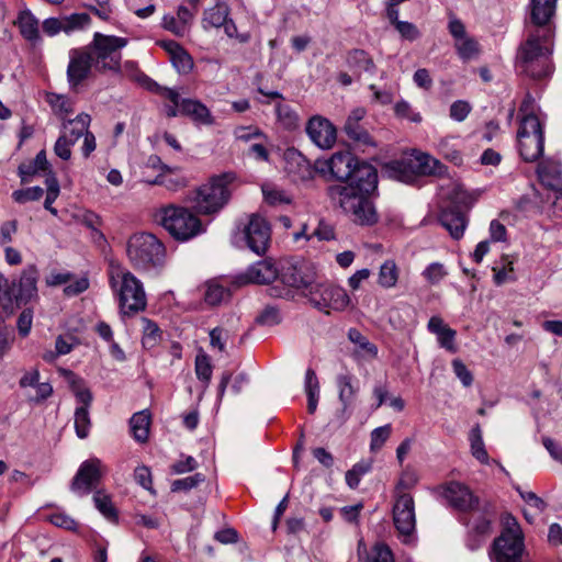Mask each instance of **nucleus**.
Returning <instances> with one entry per match:
<instances>
[{"label": "nucleus", "mask_w": 562, "mask_h": 562, "mask_svg": "<svg viewBox=\"0 0 562 562\" xmlns=\"http://www.w3.org/2000/svg\"><path fill=\"white\" fill-rule=\"evenodd\" d=\"M150 418L151 416L148 409L137 412L131 417V431L136 441L140 443L147 441L149 436Z\"/></svg>", "instance_id": "obj_34"}, {"label": "nucleus", "mask_w": 562, "mask_h": 562, "mask_svg": "<svg viewBox=\"0 0 562 562\" xmlns=\"http://www.w3.org/2000/svg\"><path fill=\"white\" fill-rule=\"evenodd\" d=\"M38 270L34 265L23 269L18 283H9V280L0 273V300L5 310H13L14 305L21 306L37 299Z\"/></svg>", "instance_id": "obj_10"}, {"label": "nucleus", "mask_w": 562, "mask_h": 562, "mask_svg": "<svg viewBox=\"0 0 562 562\" xmlns=\"http://www.w3.org/2000/svg\"><path fill=\"white\" fill-rule=\"evenodd\" d=\"M155 217L175 239L180 241H187L204 232L200 218L183 206H162L156 212Z\"/></svg>", "instance_id": "obj_8"}, {"label": "nucleus", "mask_w": 562, "mask_h": 562, "mask_svg": "<svg viewBox=\"0 0 562 562\" xmlns=\"http://www.w3.org/2000/svg\"><path fill=\"white\" fill-rule=\"evenodd\" d=\"M280 267L272 259L259 260L250 265L238 277L240 283L267 284L279 279Z\"/></svg>", "instance_id": "obj_22"}, {"label": "nucleus", "mask_w": 562, "mask_h": 562, "mask_svg": "<svg viewBox=\"0 0 562 562\" xmlns=\"http://www.w3.org/2000/svg\"><path fill=\"white\" fill-rule=\"evenodd\" d=\"M537 172L541 183L552 192L562 189V170L559 164L543 161L538 166Z\"/></svg>", "instance_id": "obj_31"}, {"label": "nucleus", "mask_w": 562, "mask_h": 562, "mask_svg": "<svg viewBox=\"0 0 562 562\" xmlns=\"http://www.w3.org/2000/svg\"><path fill=\"white\" fill-rule=\"evenodd\" d=\"M48 168L49 164L46 158V153L45 150H41L34 159L22 162L19 166V176L22 183H26L30 182L34 176L45 172Z\"/></svg>", "instance_id": "obj_33"}, {"label": "nucleus", "mask_w": 562, "mask_h": 562, "mask_svg": "<svg viewBox=\"0 0 562 562\" xmlns=\"http://www.w3.org/2000/svg\"><path fill=\"white\" fill-rule=\"evenodd\" d=\"M393 521L404 543H411L415 529V503L411 494H398L393 505Z\"/></svg>", "instance_id": "obj_15"}, {"label": "nucleus", "mask_w": 562, "mask_h": 562, "mask_svg": "<svg viewBox=\"0 0 562 562\" xmlns=\"http://www.w3.org/2000/svg\"><path fill=\"white\" fill-rule=\"evenodd\" d=\"M441 497L448 505L461 513L472 512L479 507V498L464 484L456 481L439 487Z\"/></svg>", "instance_id": "obj_17"}, {"label": "nucleus", "mask_w": 562, "mask_h": 562, "mask_svg": "<svg viewBox=\"0 0 562 562\" xmlns=\"http://www.w3.org/2000/svg\"><path fill=\"white\" fill-rule=\"evenodd\" d=\"M117 74H123L130 79L136 81L142 87L147 89L148 91H156L159 89V85L153 80L150 77L145 75L138 69V66L135 61L127 60L123 65L121 64V70L116 71Z\"/></svg>", "instance_id": "obj_36"}, {"label": "nucleus", "mask_w": 562, "mask_h": 562, "mask_svg": "<svg viewBox=\"0 0 562 562\" xmlns=\"http://www.w3.org/2000/svg\"><path fill=\"white\" fill-rule=\"evenodd\" d=\"M519 112L518 150L525 161H535L542 156L544 149L543 120L535 113L530 95L524 99Z\"/></svg>", "instance_id": "obj_4"}, {"label": "nucleus", "mask_w": 562, "mask_h": 562, "mask_svg": "<svg viewBox=\"0 0 562 562\" xmlns=\"http://www.w3.org/2000/svg\"><path fill=\"white\" fill-rule=\"evenodd\" d=\"M43 32L48 36H55L59 32L69 33L70 18H48L43 22Z\"/></svg>", "instance_id": "obj_49"}, {"label": "nucleus", "mask_w": 562, "mask_h": 562, "mask_svg": "<svg viewBox=\"0 0 562 562\" xmlns=\"http://www.w3.org/2000/svg\"><path fill=\"white\" fill-rule=\"evenodd\" d=\"M400 278V270L393 259L385 260L379 268L378 284L383 289H393L396 286Z\"/></svg>", "instance_id": "obj_38"}, {"label": "nucleus", "mask_w": 562, "mask_h": 562, "mask_svg": "<svg viewBox=\"0 0 562 562\" xmlns=\"http://www.w3.org/2000/svg\"><path fill=\"white\" fill-rule=\"evenodd\" d=\"M557 0H530V22L536 26L529 31L528 37L521 44L517 65L519 69L535 79L551 76L553 65L551 63L553 31L549 25L554 15Z\"/></svg>", "instance_id": "obj_2"}, {"label": "nucleus", "mask_w": 562, "mask_h": 562, "mask_svg": "<svg viewBox=\"0 0 562 562\" xmlns=\"http://www.w3.org/2000/svg\"><path fill=\"white\" fill-rule=\"evenodd\" d=\"M126 252L132 266L145 271L162 267L166 257L162 243L149 233L133 235L127 241Z\"/></svg>", "instance_id": "obj_9"}, {"label": "nucleus", "mask_w": 562, "mask_h": 562, "mask_svg": "<svg viewBox=\"0 0 562 562\" xmlns=\"http://www.w3.org/2000/svg\"><path fill=\"white\" fill-rule=\"evenodd\" d=\"M454 140L456 139L453 137L440 139L437 145V149L443 158L451 161L456 166H459L462 164L463 158Z\"/></svg>", "instance_id": "obj_46"}, {"label": "nucleus", "mask_w": 562, "mask_h": 562, "mask_svg": "<svg viewBox=\"0 0 562 562\" xmlns=\"http://www.w3.org/2000/svg\"><path fill=\"white\" fill-rule=\"evenodd\" d=\"M395 30L398 32L401 38L404 41L414 42L422 35L418 27L414 23L408 21L398 22L397 25L395 26Z\"/></svg>", "instance_id": "obj_60"}, {"label": "nucleus", "mask_w": 562, "mask_h": 562, "mask_svg": "<svg viewBox=\"0 0 562 562\" xmlns=\"http://www.w3.org/2000/svg\"><path fill=\"white\" fill-rule=\"evenodd\" d=\"M243 236L247 247L252 252L260 256L268 249L271 229L266 218L260 215L252 214L243 231Z\"/></svg>", "instance_id": "obj_18"}, {"label": "nucleus", "mask_w": 562, "mask_h": 562, "mask_svg": "<svg viewBox=\"0 0 562 562\" xmlns=\"http://www.w3.org/2000/svg\"><path fill=\"white\" fill-rule=\"evenodd\" d=\"M276 115L278 122L288 131L295 130L299 126V115L289 104L278 102L276 104Z\"/></svg>", "instance_id": "obj_42"}, {"label": "nucleus", "mask_w": 562, "mask_h": 562, "mask_svg": "<svg viewBox=\"0 0 562 562\" xmlns=\"http://www.w3.org/2000/svg\"><path fill=\"white\" fill-rule=\"evenodd\" d=\"M46 101L53 112L64 121V126L66 127L67 116L70 110L69 99L64 94L47 92Z\"/></svg>", "instance_id": "obj_44"}, {"label": "nucleus", "mask_w": 562, "mask_h": 562, "mask_svg": "<svg viewBox=\"0 0 562 562\" xmlns=\"http://www.w3.org/2000/svg\"><path fill=\"white\" fill-rule=\"evenodd\" d=\"M471 112V105L464 100H457L450 105V117L456 122H463Z\"/></svg>", "instance_id": "obj_64"}, {"label": "nucleus", "mask_w": 562, "mask_h": 562, "mask_svg": "<svg viewBox=\"0 0 562 562\" xmlns=\"http://www.w3.org/2000/svg\"><path fill=\"white\" fill-rule=\"evenodd\" d=\"M180 112L189 116L198 126H211L215 124V119L205 104L195 99H182L180 102Z\"/></svg>", "instance_id": "obj_25"}, {"label": "nucleus", "mask_w": 562, "mask_h": 562, "mask_svg": "<svg viewBox=\"0 0 562 562\" xmlns=\"http://www.w3.org/2000/svg\"><path fill=\"white\" fill-rule=\"evenodd\" d=\"M72 396L77 404L74 414L76 435L80 439H86L91 428L89 408L93 401V394L81 379L75 378L74 375Z\"/></svg>", "instance_id": "obj_14"}, {"label": "nucleus", "mask_w": 562, "mask_h": 562, "mask_svg": "<svg viewBox=\"0 0 562 562\" xmlns=\"http://www.w3.org/2000/svg\"><path fill=\"white\" fill-rule=\"evenodd\" d=\"M90 123L91 116L87 113H80L76 119H72V137L75 136L76 139L82 138L80 153L86 159L89 158L97 148L95 136L89 131Z\"/></svg>", "instance_id": "obj_23"}, {"label": "nucleus", "mask_w": 562, "mask_h": 562, "mask_svg": "<svg viewBox=\"0 0 562 562\" xmlns=\"http://www.w3.org/2000/svg\"><path fill=\"white\" fill-rule=\"evenodd\" d=\"M229 15L228 7L225 4H216L213 8L206 9L203 14V26L206 29L211 27H222L225 24L226 19Z\"/></svg>", "instance_id": "obj_41"}, {"label": "nucleus", "mask_w": 562, "mask_h": 562, "mask_svg": "<svg viewBox=\"0 0 562 562\" xmlns=\"http://www.w3.org/2000/svg\"><path fill=\"white\" fill-rule=\"evenodd\" d=\"M144 181L150 186H164L168 190L173 191L186 186V179L183 177L167 178L166 175L162 173H158L155 178Z\"/></svg>", "instance_id": "obj_56"}, {"label": "nucleus", "mask_w": 562, "mask_h": 562, "mask_svg": "<svg viewBox=\"0 0 562 562\" xmlns=\"http://www.w3.org/2000/svg\"><path fill=\"white\" fill-rule=\"evenodd\" d=\"M104 467L102 461L95 457L83 461L74 480L72 487L82 490L85 494L90 493L100 482Z\"/></svg>", "instance_id": "obj_21"}, {"label": "nucleus", "mask_w": 562, "mask_h": 562, "mask_svg": "<svg viewBox=\"0 0 562 562\" xmlns=\"http://www.w3.org/2000/svg\"><path fill=\"white\" fill-rule=\"evenodd\" d=\"M459 57L462 60L472 59L477 53V44L473 38L464 37L454 43Z\"/></svg>", "instance_id": "obj_57"}, {"label": "nucleus", "mask_w": 562, "mask_h": 562, "mask_svg": "<svg viewBox=\"0 0 562 562\" xmlns=\"http://www.w3.org/2000/svg\"><path fill=\"white\" fill-rule=\"evenodd\" d=\"M525 537L517 519L505 514L502 517V531L488 551L491 562H522Z\"/></svg>", "instance_id": "obj_6"}, {"label": "nucleus", "mask_w": 562, "mask_h": 562, "mask_svg": "<svg viewBox=\"0 0 562 562\" xmlns=\"http://www.w3.org/2000/svg\"><path fill=\"white\" fill-rule=\"evenodd\" d=\"M338 398L341 405H353L359 387L353 384V376L349 373L337 375Z\"/></svg>", "instance_id": "obj_37"}, {"label": "nucleus", "mask_w": 562, "mask_h": 562, "mask_svg": "<svg viewBox=\"0 0 562 562\" xmlns=\"http://www.w3.org/2000/svg\"><path fill=\"white\" fill-rule=\"evenodd\" d=\"M471 518L467 522L468 535L465 546L471 551H475L482 547L493 531L494 513L485 508L484 510L470 512Z\"/></svg>", "instance_id": "obj_16"}, {"label": "nucleus", "mask_w": 562, "mask_h": 562, "mask_svg": "<svg viewBox=\"0 0 562 562\" xmlns=\"http://www.w3.org/2000/svg\"><path fill=\"white\" fill-rule=\"evenodd\" d=\"M195 374L196 378L204 384L203 392L210 384L213 366L207 355H198L195 358Z\"/></svg>", "instance_id": "obj_48"}, {"label": "nucleus", "mask_w": 562, "mask_h": 562, "mask_svg": "<svg viewBox=\"0 0 562 562\" xmlns=\"http://www.w3.org/2000/svg\"><path fill=\"white\" fill-rule=\"evenodd\" d=\"M305 132L311 142L321 149H330L336 143V127L324 116H312L306 123Z\"/></svg>", "instance_id": "obj_19"}, {"label": "nucleus", "mask_w": 562, "mask_h": 562, "mask_svg": "<svg viewBox=\"0 0 562 562\" xmlns=\"http://www.w3.org/2000/svg\"><path fill=\"white\" fill-rule=\"evenodd\" d=\"M231 292L225 286L215 281H211L205 285L204 300L210 305H218L227 301Z\"/></svg>", "instance_id": "obj_45"}, {"label": "nucleus", "mask_w": 562, "mask_h": 562, "mask_svg": "<svg viewBox=\"0 0 562 562\" xmlns=\"http://www.w3.org/2000/svg\"><path fill=\"white\" fill-rule=\"evenodd\" d=\"M46 187H47V192H46V198H45V202H44V207L49 211L52 214H56L57 213V210L53 207V203L55 202V200L57 199L58 194H59V184H58V181L55 177L53 176H48L46 178Z\"/></svg>", "instance_id": "obj_58"}, {"label": "nucleus", "mask_w": 562, "mask_h": 562, "mask_svg": "<svg viewBox=\"0 0 562 562\" xmlns=\"http://www.w3.org/2000/svg\"><path fill=\"white\" fill-rule=\"evenodd\" d=\"M316 278L315 266L307 260L291 259L283 261L280 266L279 280L289 289L301 290L307 294ZM290 294L291 290H286L284 293H272L276 296H288Z\"/></svg>", "instance_id": "obj_11"}, {"label": "nucleus", "mask_w": 562, "mask_h": 562, "mask_svg": "<svg viewBox=\"0 0 562 562\" xmlns=\"http://www.w3.org/2000/svg\"><path fill=\"white\" fill-rule=\"evenodd\" d=\"M284 161L285 172L293 182L310 181L318 171V169L295 148H289L285 150Z\"/></svg>", "instance_id": "obj_20"}, {"label": "nucleus", "mask_w": 562, "mask_h": 562, "mask_svg": "<svg viewBox=\"0 0 562 562\" xmlns=\"http://www.w3.org/2000/svg\"><path fill=\"white\" fill-rule=\"evenodd\" d=\"M427 330L436 336L440 348L450 353H456L458 351L456 344L457 331L449 327L440 316L435 315L429 318Z\"/></svg>", "instance_id": "obj_24"}, {"label": "nucleus", "mask_w": 562, "mask_h": 562, "mask_svg": "<svg viewBox=\"0 0 562 562\" xmlns=\"http://www.w3.org/2000/svg\"><path fill=\"white\" fill-rule=\"evenodd\" d=\"M92 499L95 508L106 520L117 521V510L109 493L104 490H98L94 492Z\"/></svg>", "instance_id": "obj_39"}, {"label": "nucleus", "mask_w": 562, "mask_h": 562, "mask_svg": "<svg viewBox=\"0 0 562 562\" xmlns=\"http://www.w3.org/2000/svg\"><path fill=\"white\" fill-rule=\"evenodd\" d=\"M422 276L429 284L437 285L448 276V271L442 263L436 261L429 263Z\"/></svg>", "instance_id": "obj_50"}, {"label": "nucleus", "mask_w": 562, "mask_h": 562, "mask_svg": "<svg viewBox=\"0 0 562 562\" xmlns=\"http://www.w3.org/2000/svg\"><path fill=\"white\" fill-rule=\"evenodd\" d=\"M451 364H452L453 372H454L456 376L460 380L461 384L464 387L471 386L473 383V374L467 368V366L460 359L452 360Z\"/></svg>", "instance_id": "obj_63"}, {"label": "nucleus", "mask_w": 562, "mask_h": 562, "mask_svg": "<svg viewBox=\"0 0 562 562\" xmlns=\"http://www.w3.org/2000/svg\"><path fill=\"white\" fill-rule=\"evenodd\" d=\"M205 480V476L202 473H195L193 475L175 480L171 484V491L172 492H180V491H190L201 483H203Z\"/></svg>", "instance_id": "obj_55"}, {"label": "nucleus", "mask_w": 562, "mask_h": 562, "mask_svg": "<svg viewBox=\"0 0 562 562\" xmlns=\"http://www.w3.org/2000/svg\"><path fill=\"white\" fill-rule=\"evenodd\" d=\"M391 432L392 426L390 424L374 428L370 435V450L372 452L379 451L391 436Z\"/></svg>", "instance_id": "obj_51"}, {"label": "nucleus", "mask_w": 562, "mask_h": 562, "mask_svg": "<svg viewBox=\"0 0 562 562\" xmlns=\"http://www.w3.org/2000/svg\"><path fill=\"white\" fill-rule=\"evenodd\" d=\"M161 26L178 37H183L188 34L186 29L180 24L178 18L170 13L162 16Z\"/></svg>", "instance_id": "obj_62"}, {"label": "nucleus", "mask_w": 562, "mask_h": 562, "mask_svg": "<svg viewBox=\"0 0 562 562\" xmlns=\"http://www.w3.org/2000/svg\"><path fill=\"white\" fill-rule=\"evenodd\" d=\"M44 194L43 188L35 186L13 192L12 196L18 203H26L29 201L40 200Z\"/></svg>", "instance_id": "obj_59"}, {"label": "nucleus", "mask_w": 562, "mask_h": 562, "mask_svg": "<svg viewBox=\"0 0 562 562\" xmlns=\"http://www.w3.org/2000/svg\"><path fill=\"white\" fill-rule=\"evenodd\" d=\"M108 277L110 289L122 314L133 315L145 310L147 299L143 283L130 270L111 265Z\"/></svg>", "instance_id": "obj_3"}, {"label": "nucleus", "mask_w": 562, "mask_h": 562, "mask_svg": "<svg viewBox=\"0 0 562 562\" xmlns=\"http://www.w3.org/2000/svg\"><path fill=\"white\" fill-rule=\"evenodd\" d=\"M469 441L472 456L481 463L488 464L490 457L485 449L482 430L479 424L474 425L469 434Z\"/></svg>", "instance_id": "obj_40"}, {"label": "nucleus", "mask_w": 562, "mask_h": 562, "mask_svg": "<svg viewBox=\"0 0 562 562\" xmlns=\"http://www.w3.org/2000/svg\"><path fill=\"white\" fill-rule=\"evenodd\" d=\"M347 65L357 75H374L376 67L370 55L363 49H352L347 54Z\"/></svg>", "instance_id": "obj_32"}, {"label": "nucleus", "mask_w": 562, "mask_h": 562, "mask_svg": "<svg viewBox=\"0 0 562 562\" xmlns=\"http://www.w3.org/2000/svg\"><path fill=\"white\" fill-rule=\"evenodd\" d=\"M93 60L88 50H72V87L89 78Z\"/></svg>", "instance_id": "obj_30"}, {"label": "nucleus", "mask_w": 562, "mask_h": 562, "mask_svg": "<svg viewBox=\"0 0 562 562\" xmlns=\"http://www.w3.org/2000/svg\"><path fill=\"white\" fill-rule=\"evenodd\" d=\"M127 45V38L115 35L94 33L92 46L95 50L98 63L103 69L111 71L121 70V49Z\"/></svg>", "instance_id": "obj_13"}, {"label": "nucleus", "mask_w": 562, "mask_h": 562, "mask_svg": "<svg viewBox=\"0 0 562 562\" xmlns=\"http://www.w3.org/2000/svg\"><path fill=\"white\" fill-rule=\"evenodd\" d=\"M439 222L457 240L463 237L468 226L464 213L456 207L443 209L439 214Z\"/></svg>", "instance_id": "obj_27"}, {"label": "nucleus", "mask_w": 562, "mask_h": 562, "mask_svg": "<svg viewBox=\"0 0 562 562\" xmlns=\"http://www.w3.org/2000/svg\"><path fill=\"white\" fill-rule=\"evenodd\" d=\"M159 45L168 53L172 66L179 74L187 75L193 69L190 54L177 42L161 41Z\"/></svg>", "instance_id": "obj_26"}, {"label": "nucleus", "mask_w": 562, "mask_h": 562, "mask_svg": "<svg viewBox=\"0 0 562 562\" xmlns=\"http://www.w3.org/2000/svg\"><path fill=\"white\" fill-rule=\"evenodd\" d=\"M348 338L355 345L353 356L356 359L370 361L378 357V347L358 329L350 328Z\"/></svg>", "instance_id": "obj_29"}, {"label": "nucleus", "mask_w": 562, "mask_h": 562, "mask_svg": "<svg viewBox=\"0 0 562 562\" xmlns=\"http://www.w3.org/2000/svg\"><path fill=\"white\" fill-rule=\"evenodd\" d=\"M366 110L357 108L348 115L344 130L349 138L360 142L366 145H374L369 133L362 128L360 121L364 117Z\"/></svg>", "instance_id": "obj_28"}, {"label": "nucleus", "mask_w": 562, "mask_h": 562, "mask_svg": "<svg viewBox=\"0 0 562 562\" xmlns=\"http://www.w3.org/2000/svg\"><path fill=\"white\" fill-rule=\"evenodd\" d=\"M16 23L26 41L36 42L40 40L38 20L29 9L20 11Z\"/></svg>", "instance_id": "obj_35"}, {"label": "nucleus", "mask_w": 562, "mask_h": 562, "mask_svg": "<svg viewBox=\"0 0 562 562\" xmlns=\"http://www.w3.org/2000/svg\"><path fill=\"white\" fill-rule=\"evenodd\" d=\"M306 295L314 307L326 314L330 310L344 311L350 303L349 295L344 288L330 283H321L317 282V279Z\"/></svg>", "instance_id": "obj_12"}, {"label": "nucleus", "mask_w": 562, "mask_h": 562, "mask_svg": "<svg viewBox=\"0 0 562 562\" xmlns=\"http://www.w3.org/2000/svg\"><path fill=\"white\" fill-rule=\"evenodd\" d=\"M418 482V474L412 469H406L402 472L395 487V497L398 494H407L406 491L413 488Z\"/></svg>", "instance_id": "obj_53"}, {"label": "nucleus", "mask_w": 562, "mask_h": 562, "mask_svg": "<svg viewBox=\"0 0 562 562\" xmlns=\"http://www.w3.org/2000/svg\"><path fill=\"white\" fill-rule=\"evenodd\" d=\"M281 322L279 310L267 306L257 317L256 323L262 326H274Z\"/></svg>", "instance_id": "obj_61"}, {"label": "nucleus", "mask_w": 562, "mask_h": 562, "mask_svg": "<svg viewBox=\"0 0 562 562\" xmlns=\"http://www.w3.org/2000/svg\"><path fill=\"white\" fill-rule=\"evenodd\" d=\"M235 180L234 172H223L211 177L195 192L193 201L196 211L203 215H213L222 211L231 200Z\"/></svg>", "instance_id": "obj_7"}, {"label": "nucleus", "mask_w": 562, "mask_h": 562, "mask_svg": "<svg viewBox=\"0 0 562 562\" xmlns=\"http://www.w3.org/2000/svg\"><path fill=\"white\" fill-rule=\"evenodd\" d=\"M142 325H143V337H142V345L145 349H153L155 348L161 337V331L158 327V325L150 321L149 318H142Z\"/></svg>", "instance_id": "obj_43"}, {"label": "nucleus", "mask_w": 562, "mask_h": 562, "mask_svg": "<svg viewBox=\"0 0 562 562\" xmlns=\"http://www.w3.org/2000/svg\"><path fill=\"white\" fill-rule=\"evenodd\" d=\"M74 223L85 225L86 227L95 231L100 223V218L93 212L76 209V211L72 212V224Z\"/></svg>", "instance_id": "obj_54"}, {"label": "nucleus", "mask_w": 562, "mask_h": 562, "mask_svg": "<svg viewBox=\"0 0 562 562\" xmlns=\"http://www.w3.org/2000/svg\"><path fill=\"white\" fill-rule=\"evenodd\" d=\"M366 562H395L391 549L385 543H375L367 554Z\"/></svg>", "instance_id": "obj_52"}, {"label": "nucleus", "mask_w": 562, "mask_h": 562, "mask_svg": "<svg viewBox=\"0 0 562 562\" xmlns=\"http://www.w3.org/2000/svg\"><path fill=\"white\" fill-rule=\"evenodd\" d=\"M262 194L265 201L273 206L281 204H290L292 202L291 196L285 191L272 184H263Z\"/></svg>", "instance_id": "obj_47"}, {"label": "nucleus", "mask_w": 562, "mask_h": 562, "mask_svg": "<svg viewBox=\"0 0 562 562\" xmlns=\"http://www.w3.org/2000/svg\"><path fill=\"white\" fill-rule=\"evenodd\" d=\"M389 178L414 186L423 176H443L447 168L429 154L414 150L408 158L392 160L384 167Z\"/></svg>", "instance_id": "obj_5"}, {"label": "nucleus", "mask_w": 562, "mask_h": 562, "mask_svg": "<svg viewBox=\"0 0 562 562\" xmlns=\"http://www.w3.org/2000/svg\"><path fill=\"white\" fill-rule=\"evenodd\" d=\"M331 178L349 181L348 184L328 187L329 199L338 204L351 220L362 226L378 222V213L371 200L378 189V171L352 153L337 151L325 161Z\"/></svg>", "instance_id": "obj_1"}]
</instances>
